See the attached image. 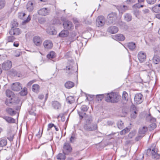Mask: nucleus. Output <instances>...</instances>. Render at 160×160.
<instances>
[{
  "instance_id": "nucleus-1",
  "label": "nucleus",
  "mask_w": 160,
  "mask_h": 160,
  "mask_svg": "<svg viewBox=\"0 0 160 160\" xmlns=\"http://www.w3.org/2000/svg\"><path fill=\"white\" fill-rule=\"evenodd\" d=\"M119 98L120 96L116 93H110L106 95L105 100L108 102L115 103L118 101Z\"/></svg>"
},
{
  "instance_id": "nucleus-2",
  "label": "nucleus",
  "mask_w": 160,
  "mask_h": 160,
  "mask_svg": "<svg viewBox=\"0 0 160 160\" xmlns=\"http://www.w3.org/2000/svg\"><path fill=\"white\" fill-rule=\"evenodd\" d=\"M118 18V15L116 12H111L107 17V23L108 25L115 24L117 22Z\"/></svg>"
},
{
  "instance_id": "nucleus-3",
  "label": "nucleus",
  "mask_w": 160,
  "mask_h": 160,
  "mask_svg": "<svg viewBox=\"0 0 160 160\" xmlns=\"http://www.w3.org/2000/svg\"><path fill=\"white\" fill-rule=\"evenodd\" d=\"M71 63L69 66L66 67V69L67 70V72L69 75L75 72L76 73L77 77H78V68L76 67V65L75 63L71 62Z\"/></svg>"
},
{
  "instance_id": "nucleus-4",
  "label": "nucleus",
  "mask_w": 160,
  "mask_h": 160,
  "mask_svg": "<svg viewBox=\"0 0 160 160\" xmlns=\"http://www.w3.org/2000/svg\"><path fill=\"white\" fill-rule=\"evenodd\" d=\"M88 108V106L83 105L81 106L79 110H78V113L80 121L82 120L84 118V116L87 115L86 112L87 111Z\"/></svg>"
},
{
  "instance_id": "nucleus-5",
  "label": "nucleus",
  "mask_w": 160,
  "mask_h": 160,
  "mask_svg": "<svg viewBox=\"0 0 160 160\" xmlns=\"http://www.w3.org/2000/svg\"><path fill=\"white\" fill-rule=\"evenodd\" d=\"M147 154L148 155H151L152 158L158 159L159 158V155L156 152L155 148H148L147 150Z\"/></svg>"
},
{
  "instance_id": "nucleus-6",
  "label": "nucleus",
  "mask_w": 160,
  "mask_h": 160,
  "mask_svg": "<svg viewBox=\"0 0 160 160\" xmlns=\"http://www.w3.org/2000/svg\"><path fill=\"white\" fill-rule=\"evenodd\" d=\"M18 24L16 22L15 25L12 24V27L9 31V33L11 35H17L21 33V32L18 28H14V27L17 26Z\"/></svg>"
},
{
  "instance_id": "nucleus-7",
  "label": "nucleus",
  "mask_w": 160,
  "mask_h": 160,
  "mask_svg": "<svg viewBox=\"0 0 160 160\" xmlns=\"http://www.w3.org/2000/svg\"><path fill=\"white\" fill-rule=\"evenodd\" d=\"M72 148L69 143L65 142L64 143L62 150L64 154H68L72 152Z\"/></svg>"
},
{
  "instance_id": "nucleus-8",
  "label": "nucleus",
  "mask_w": 160,
  "mask_h": 160,
  "mask_svg": "<svg viewBox=\"0 0 160 160\" xmlns=\"http://www.w3.org/2000/svg\"><path fill=\"white\" fill-rule=\"evenodd\" d=\"M143 100V96L140 93L136 94L134 98V103L140 104L141 103Z\"/></svg>"
},
{
  "instance_id": "nucleus-9",
  "label": "nucleus",
  "mask_w": 160,
  "mask_h": 160,
  "mask_svg": "<svg viewBox=\"0 0 160 160\" xmlns=\"http://www.w3.org/2000/svg\"><path fill=\"white\" fill-rule=\"evenodd\" d=\"M105 23V20L104 17L102 16H98L96 20V25L98 27H101L104 25Z\"/></svg>"
},
{
  "instance_id": "nucleus-10",
  "label": "nucleus",
  "mask_w": 160,
  "mask_h": 160,
  "mask_svg": "<svg viewBox=\"0 0 160 160\" xmlns=\"http://www.w3.org/2000/svg\"><path fill=\"white\" fill-rule=\"evenodd\" d=\"M50 10L47 8H41L38 11V14L41 16H46L49 14Z\"/></svg>"
},
{
  "instance_id": "nucleus-11",
  "label": "nucleus",
  "mask_w": 160,
  "mask_h": 160,
  "mask_svg": "<svg viewBox=\"0 0 160 160\" xmlns=\"http://www.w3.org/2000/svg\"><path fill=\"white\" fill-rule=\"evenodd\" d=\"M63 25L64 28L68 30H72L73 28V25L70 21L67 20L63 22Z\"/></svg>"
},
{
  "instance_id": "nucleus-12",
  "label": "nucleus",
  "mask_w": 160,
  "mask_h": 160,
  "mask_svg": "<svg viewBox=\"0 0 160 160\" xmlns=\"http://www.w3.org/2000/svg\"><path fill=\"white\" fill-rule=\"evenodd\" d=\"M89 124H84L83 128L87 131H94L97 129V126L96 124L89 125Z\"/></svg>"
},
{
  "instance_id": "nucleus-13",
  "label": "nucleus",
  "mask_w": 160,
  "mask_h": 160,
  "mask_svg": "<svg viewBox=\"0 0 160 160\" xmlns=\"http://www.w3.org/2000/svg\"><path fill=\"white\" fill-rule=\"evenodd\" d=\"M11 87L12 89L16 91H18L22 88L21 85L18 82H16L12 84Z\"/></svg>"
},
{
  "instance_id": "nucleus-14",
  "label": "nucleus",
  "mask_w": 160,
  "mask_h": 160,
  "mask_svg": "<svg viewBox=\"0 0 160 160\" xmlns=\"http://www.w3.org/2000/svg\"><path fill=\"white\" fill-rule=\"evenodd\" d=\"M138 58L140 62H145L146 58V53L142 51L139 52L138 54Z\"/></svg>"
},
{
  "instance_id": "nucleus-15",
  "label": "nucleus",
  "mask_w": 160,
  "mask_h": 160,
  "mask_svg": "<svg viewBox=\"0 0 160 160\" xmlns=\"http://www.w3.org/2000/svg\"><path fill=\"white\" fill-rule=\"evenodd\" d=\"M12 66V63L11 62L9 61H8L2 63V67L4 70H8L11 68Z\"/></svg>"
},
{
  "instance_id": "nucleus-16",
  "label": "nucleus",
  "mask_w": 160,
  "mask_h": 160,
  "mask_svg": "<svg viewBox=\"0 0 160 160\" xmlns=\"http://www.w3.org/2000/svg\"><path fill=\"white\" fill-rule=\"evenodd\" d=\"M34 43L37 46H40L42 43V40L41 38L38 36H35L33 39Z\"/></svg>"
},
{
  "instance_id": "nucleus-17",
  "label": "nucleus",
  "mask_w": 160,
  "mask_h": 160,
  "mask_svg": "<svg viewBox=\"0 0 160 160\" xmlns=\"http://www.w3.org/2000/svg\"><path fill=\"white\" fill-rule=\"evenodd\" d=\"M85 122L84 124H90L92 121V117L90 115H86L84 116Z\"/></svg>"
},
{
  "instance_id": "nucleus-18",
  "label": "nucleus",
  "mask_w": 160,
  "mask_h": 160,
  "mask_svg": "<svg viewBox=\"0 0 160 160\" xmlns=\"http://www.w3.org/2000/svg\"><path fill=\"white\" fill-rule=\"evenodd\" d=\"M118 30V28L115 26H110L108 28L107 30L108 32L112 34L116 33Z\"/></svg>"
},
{
  "instance_id": "nucleus-19",
  "label": "nucleus",
  "mask_w": 160,
  "mask_h": 160,
  "mask_svg": "<svg viewBox=\"0 0 160 160\" xmlns=\"http://www.w3.org/2000/svg\"><path fill=\"white\" fill-rule=\"evenodd\" d=\"M43 46L45 48L50 49L52 47V43L50 40H46L43 43Z\"/></svg>"
},
{
  "instance_id": "nucleus-20",
  "label": "nucleus",
  "mask_w": 160,
  "mask_h": 160,
  "mask_svg": "<svg viewBox=\"0 0 160 160\" xmlns=\"http://www.w3.org/2000/svg\"><path fill=\"white\" fill-rule=\"evenodd\" d=\"M114 38L117 40L122 41L125 40V37L124 35L121 34H118L114 36Z\"/></svg>"
},
{
  "instance_id": "nucleus-21",
  "label": "nucleus",
  "mask_w": 160,
  "mask_h": 160,
  "mask_svg": "<svg viewBox=\"0 0 160 160\" xmlns=\"http://www.w3.org/2000/svg\"><path fill=\"white\" fill-rule=\"evenodd\" d=\"M3 118L8 123H14L15 122V120L14 119L9 117L4 116L3 117Z\"/></svg>"
},
{
  "instance_id": "nucleus-22",
  "label": "nucleus",
  "mask_w": 160,
  "mask_h": 160,
  "mask_svg": "<svg viewBox=\"0 0 160 160\" xmlns=\"http://www.w3.org/2000/svg\"><path fill=\"white\" fill-rule=\"evenodd\" d=\"M52 105L55 109H59L61 107V104L57 101H54L52 102Z\"/></svg>"
},
{
  "instance_id": "nucleus-23",
  "label": "nucleus",
  "mask_w": 160,
  "mask_h": 160,
  "mask_svg": "<svg viewBox=\"0 0 160 160\" xmlns=\"http://www.w3.org/2000/svg\"><path fill=\"white\" fill-rule=\"evenodd\" d=\"M128 47L129 49L132 51H134L136 48V44L133 42H129L127 43Z\"/></svg>"
},
{
  "instance_id": "nucleus-24",
  "label": "nucleus",
  "mask_w": 160,
  "mask_h": 160,
  "mask_svg": "<svg viewBox=\"0 0 160 160\" xmlns=\"http://www.w3.org/2000/svg\"><path fill=\"white\" fill-rule=\"evenodd\" d=\"M74 83L73 82L70 81L67 82L64 84L65 87L68 89H70L74 87Z\"/></svg>"
},
{
  "instance_id": "nucleus-25",
  "label": "nucleus",
  "mask_w": 160,
  "mask_h": 160,
  "mask_svg": "<svg viewBox=\"0 0 160 160\" xmlns=\"http://www.w3.org/2000/svg\"><path fill=\"white\" fill-rule=\"evenodd\" d=\"M69 33L67 30H62L59 34V36L60 37L64 38L67 37Z\"/></svg>"
},
{
  "instance_id": "nucleus-26",
  "label": "nucleus",
  "mask_w": 160,
  "mask_h": 160,
  "mask_svg": "<svg viewBox=\"0 0 160 160\" xmlns=\"http://www.w3.org/2000/svg\"><path fill=\"white\" fill-rule=\"evenodd\" d=\"M148 131V128L146 126L140 128L139 129L138 132L140 134H144Z\"/></svg>"
},
{
  "instance_id": "nucleus-27",
  "label": "nucleus",
  "mask_w": 160,
  "mask_h": 160,
  "mask_svg": "<svg viewBox=\"0 0 160 160\" xmlns=\"http://www.w3.org/2000/svg\"><path fill=\"white\" fill-rule=\"evenodd\" d=\"M7 112L11 116H13L16 114V112L12 108H8L6 109Z\"/></svg>"
},
{
  "instance_id": "nucleus-28",
  "label": "nucleus",
  "mask_w": 160,
  "mask_h": 160,
  "mask_svg": "<svg viewBox=\"0 0 160 160\" xmlns=\"http://www.w3.org/2000/svg\"><path fill=\"white\" fill-rule=\"evenodd\" d=\"M44 138L45 139L44 140L45 143L48 142L49 141H51L52 139V135L49 133L46 134Z\"/></svg>"
},
{
  "instance_id": "nucleus-29",
  "label": "nucleus",
  "mask_w": 160,
  "mask_h": 160,
  "mask_svg": "<svg viewBox=\"0 0 160 160\" xmlns=\"http://www.w3.org/2000/svg\"><path fill=\"white\" fill-rule=\"evenodd\" d=\"M124 20L127 22L131 21L132 19V16L131 14L128 13H126L124 15Z\"/></svg>"
},
{
  "instance_id": "nucleus-30",
  "label": "nucleus",
  "mask_w": 160,
  "mask_h": 160,
  "mask_svg": "<svg viewBox=\"0 0 160 160\" xmlns=\"http://www.w3.org/2000/svg\"><path fill=\"white\" fill-rule=\"evenodd\" d=\"M5 104L9 106H10L14 102L13 100V98H9L7 99L5 101Z\"/></svg>"
},
{
  "instance_id": "nucleus-31",
  "label": "nucleus",
  "mask_w": 160,
  "mask_h": 160,
  "mask_svg": "<svg viewBox=\"0 0 160 160\" xmlns=\"http://www.w3.org/2000/svg\"><path fill=\"white\" fill-rule=\"evenodd\" d=\"M152 61L155 64H157L160 61V58L157 55H154L152 58Z\"/></svg>"
},
{
  "instance_id": "nucleus-32",
  "label": "nucleus",
  "mask_w": 160,
  "mask_h": 160,
  "mask_svg": "<svg viewBox=\"0 0 160 160\" xmlns=\"http://www.w3.org/2000/svg\"><path fill=\"white\" fill-rule=\"evenodd\" d=\"M33 3L31 2H29L27 4V8L29 11H32L33 9Z\"/></svg>"
},
{
  "instance_id": "nucleus-33",
  "label": "nucleus",
  "mask_w": 160,
  "mask_h": 160,
  "mask_svg": "<svg viewBox=\"0 0 160 160\" xmlns=\"http://www.w3.org/2000/svg\"><path fill=\"white\" fill-rule=\"evenodd\" d=\"M6 94L7 97L9 98H14L15 96L13 92L8 89L6 90Z\"/></svg>"
},
{
  "instance_id": "nucleus-34",
  "label": "nucleus",
  "mask_w": 160,
  "mask_h": 160,
  "mask_svg": "<svg viewBox=\"0 0 160 160\" xmlns=\"http://www.w3.org/2000/svg\"><path fill=\"white\" fill-rule=\"evenodd\" d=\"M15 39L16 38L14 36L11 35L7 37L5 40L7 42H13L15 40Z\"/></svg>"
},
{
  "instance_id": "nucleus-35",
  "label": "nucleus",
  "mask_w": 160,
  "mask_h": 160,
  "mask_svg": "<svg viewBox=\"0 0 160 160\" xmlns=\"http://www.w3.org/2000/svg\"><path fill=\"white\" fill-rule=\"evenodd\" d=\"M39 87L38 84H34L32 86V90L35 92H38L39 91Z\"/></svg>"
},
{
  "instance_id": "nucleus-36",
  "label": "nucleus",
  "mask_w": 160,
  "mask_h": 160,
  "mask_svg": "<svg viewBox=\"0 0 160 160\" xmlns=\"http://www.w3.org/2000/svg\"><path fill=\"white\" fill-rule=\"evenodd\" d=\"M66 154L63 153H59L57 156V158L58 160H65L66 159Z\"/></svg>"
},
{
  "instance_id": "nucleus-37",
  "label": "nucleus",
  "mask_w": 160,
  "mask_h": 160,
  "mask_svg": "<svg viewBox=\"0 0 160 160\" xmlns=\"http://www.w3.org/2000/svg\"><path fill=\"white\" fill-rule=\"evenodd\" d=\"M152 11L156 13L160 12V4L157 5L152 8Z\"/></svg>"
},
{
  "instance_id": "nucleus-38",
  "label": "nucleus",
  "mask_w": 160,
  "mask_h": 160,
  "mask_svg": "<svg viewBox=\"0 0 160 160\" xmlns=\"http://www.w3.org/2000/svg\"><path fill=\"white\" fill-rule=\"evenodd\" d=\"M66 101L68 103L71 104L74 102V99L73 97L69 96L67 98Z\"/></svg>"
},
{
  "instance_id": "nucleus-39",
  "label": "nucleus",
  "mask_w": 160,
  "mask_h": 160,
  "mask_svg": "<svg viewBox=\"0 0 160 160\" xmlns=\"http://www.w3.org/2000/svg\"><path fill=\"white\" fill-rule=\"evenodd\" d=\"M127 9V7L125 5H121L119 7V11L122 13L125 12Z\"/></svg>"
},
{
  "instance_id": "nucleus-40",
  "label": "nucleus",
  "mask_w": 160,
  "mask_h": 160,
  "mask_svg": "<svg viewBox=\"0 0 160 160\" xmlns=\"http://www.w3.org/2000/svg\"><path fill=\"white\" fill-rule=\"evenodd\" d=\"M14 136V134H13L9 132L8 133L7 138L10 141H12L13 140Z\"/></svg>"
},
{
  "instance_id": "nucleus-41",
  "label": "nucleus",
  "mask_w": 160,
  "mask_h": 160,
  "mask_svg": "<svg viewBox=\"0 0 160 160\" xmlns=\"http://www.w3.org/2000/svg\"><path fill=\"white\" fill-rule=\"evenodd\" d=\"M76 36V33L74 32H73L71 34V35L69 36V39L71 41H73L76 39L75 37Z\"/></svg>"
},
{
  "instance_id": "nucleus-42",
  "label": "nucleus",
  "mask_w": 160,
  "mask_h": 160,
  "mask_svg": "<svg viewBox=\"0 0 160 160\" xmlns=\"http://www.w3.org/2000/svg\"><path fill=\"white\" fill-rule=\"evenodd\" d=\"M117 125L120 129H123L124 127L123 123L121 121H118L117 123Z\"/></svg>"
},
{
  "instance_id": "nucleus-43",
  "label": "nucleus",
  "mask_w": 160,
  "mask_h": 160,
  "mask_svg": "<svg viewBox=\"0 0 160 160\" xmlns=\"http://www.w3.org/2000/svg\"><path fill=\"white\" fill-rule=\"evenodd\" d=\"M55 57V53L53 51H51L47 55V57L49 59L53 58Z\"/></svg>"
},
{
  "instance_id": "nucleus-44",
  "label": "nucleus",
  "mask_w": 160,
  "mask_h": 160,
  "mask_svg": "<svg viewBox=\"0 0 160 160\" xmlns=\"http://www.w3.org/2000/svg\"><path fill=\"white\" fill-rule=\"evenodd\" d=\"M122 98L123 100L128 101V94L126 91L123 92L122 94Z\"/></svg>"
},
{
  "instance_id": "nucleus-45",
  "label": "nucleus",
  "mask_w": 160,
  "mask_h": 160,
  "mask_svg": "<svg viewBox=\"0 0 160 160\" xmlns=\"http://www.w3.org/2000/svg\"><path fill=\"white\" fill-rule=\"evenodd\" d=\"M7 143V140L6 139H2L0 141V146L4 147L6 145Z\"/></svg>"
},
{
  "instance_id": "nucleus-46",
  "label": "nucleus",
  "mask_w": 160,
  "mask_h": 160,
  "mask_svg": "<svg viewBox=\"0 0 160 160\" xmlns=\"http://www.w3.org/2000/svg\"><path fill=\"white\" fill-rule=\"evenodd\" d=\"M6 4V1L5 0H0V10L3 8Z\"/></svg>"
},
{
  "instance_id": "nucleus-47",
  "label": "nucleus",
  "mask_w": 160,
  "mask_h": 160,
  "mask_svg": "<svg viewBox=\"0 0 160 160\" xmlns=\"http://www.w3.org/2000/svg\"><path fill=\"white\" fill-rule=\"evenodd\" d=\"M129 131V130L128 128H126L125 129L122 130V131H120V134L121 135H123L127 132H128Z\"/></svg>"
},
{
  "instance_id": "nucleus-48",
  "label": "nucleus",
  "mask_w": 160,
  "mask_h": 160,
  "mask_svg": "<svg viewBox=\"0 0 160 160\" xmlns=\"http://www.w3.org/2000/svg\"><path fill=\"white\" fill-rule=\"evenodd\" d=\"M104 97L103 94L98 95L96 96V99L98 101H101Z\"/></svg>"
},
{
  "instance_id": "nucleus-49",
  "label": "nucleus",
  "mask_w": 160,
  "mask_h": 160,
  "mask_svg": "<svg viewBox=\"0 0 160 160\" xmlns=\"http://www.w3.org/2000/svg\"><path fill=\"white\" fill-rule=\"evenodd\" d=\"M118 24L122 27H124V28H128L127 25H126L125 23L123 22H118Z\"/></svg>"
},
{
  "instance_id": "nucleus-50",
  "label": "nucleus",
  "mask_w": 160,
  "mask_h": 160,
  "mask_svg": "<svg viewBox=\"0 0 160 160\" xmlns=\"http://www.w3.org/2000/svg\"><path fill=\"white\" fill-rule=\"evenodd\" d=\"M27 93V89L26 88H24L20 92V94L22 96L26 95Z\"/></svg>"
},
{
  "instance_id": "nucleus-51",
  "label": "nucleus",
  "mask_w": 160,
  "mask_h": 160,
  "mask_svg": "<svg viewBox=\"0 0 160 160\" xmlns=\"http://www.w3.org/2000/svg\"><path fill=\"white\" fill-rule=\"evenodd\" d=\"M22 54V53L18 50H16L14 52V55L16 57H19Z\"/></svg>"
},
{
  "instance_id": "nucleus-52",
  "label": "nucleus",
  "mask_w": 160,
  "mask_h": 160,
  "mask_svg": "<svg viewBox=\"0 0 160 160\" xmlns=\"http://www.w3.org/2000/svg\"><path fill=\"white\" fill-rule=\"evenodd\" d=\"M76 139L75 135L74 134L72 135L70 138V142L71 143H73Z\"/></svg>"
},
{
  "instance_id": "nucleus-53",
  "label": "nucleus",
  "mask_w": 160,
  "mask_h": 160,
  "mask_svg": "<svg viewBox=\"0 0 160 160\" xmlns=\"http://www.w3.org/2000/svg\"><path fill=\"white\" fill-rule=\"evenodd\" d=\"M157 0H146L147 3L149 4H154L156 2Z\"/></svg>"
},
{
  "instance_id": "nucleus-54",
  "label": "nucleus",
  "mask_w": 160,
  "mask_h": 160,
  "mask_svg": "<svg viewBox=\"0 0 160 160\" xmlns=\"http://www.w3.org/2000/svg\"><path fill=\"white\" fill-rule=\"evenodd\" d=\"M43 132V129L42 130L41 132H40V130H39L38 134H36V136L38 138H40L42 136Z\"/></svg>"
},
{
  "instance_id": "nucleus-55",
  "label": "nucleus",
  "mask_w": 160,
  "mask_h": 160,
  "mask_svg": "<svg viewBox=\"0 0 160 160\" xmlns=\"http://www.w3.org/2000/svg\"><path fill=\"white\" fill-rule=\"evenodd\" d=\"M30 20H31V17L29 16V15L28 16V17L27 18V19L26 20H24L22 22V23L23 24L26 23L28 22Z\"/></svg>"
},
{
  "instance_id": "nucleus-56",
  "label": "nucleus",
  "mask_w": 160,
  "mask_h": 160,
  "mask_svg": "<svg viewBox=\"0 0 160 160\" xmlns=\"http://www.w3.org/2000/svg\"><path fill=\"white\" fill-rule=\"evenodd\" d=\"M136 0H127V2L128 4H131L134 3Z\"/></svg>"
},
{
  "instance_id": "nucleus-57",
  "label": "nucleus",
  "mask_w": 160,
  "mask_h": 160,
  "mask_svg": "<svg viewBox=\"0 0 160 160\" xmlns=\"http://www.w3.org/2000/svg\"><path fill=\"white\" fill-rule=\"evenodd\" d=\"M137 113L136 112V111H134L131 114V117L133 118H135L136 117V114Z\"/></svg>"
},
{
  "instance_id": "nucleus-58",
  "label": "nucleus",
  "mask_w": 160,
  "mask_h": 160,
  "mask_svg": "<svg viewBox=\"0 0 160 160\" xmlns=\"http://www.w3.org/2000/svg\"><path fill=\"white\" fill-rule=\"evenodd\" d=\"M152 116L150 114H149L146 116V120L147 121H150Z\"/></svg>"
},
{
  "instance_id": "nucleus-59",
  "label": "nucleus",
  "mask_w": 160,
  "mask_h": 160,
  "mask_svg": "<svg viewBox=\"0 0 160 160\" xmlns=\"http://www.w3.org/2000/svg\"><path fill=\"white\" fill-rule=\"evenodd\" d=\"M54 125L53 123H49L48 125V130H49L50 129L52 128V127H54Z\"/></svg>"
},
{
  "instance_id": "nucleus-60",
  "label": "nucleus",
  "mask_w": 160,
  "mask_h": 160,
  "mask_svg": "<svg viewBox=\"0 0 160 160\" xmlns=\"http://www.w3.org/2000/svg\"><path fill=\"white\" fill-rule=\"evenodd\" d=\"M150 126L152 129H153L156 128V125L155 123H152L150 125Z\"/></svg>"
},
{
  "instance_id": "nucleus-61",
  "label": "nucleus",
  "mask_w": 160,
  "mask_h": 160,
  "mask_svg": "<svg viewBox=\"0 0 160 160\" xmlns=\"http://www.w3.org/2000/svg\"><path fill=\"white\" fill-rule=\"evenodd\" d=\"M25 15V14L24 13H20L19 14V17L20 19H22L23 17Z\"/></svg>"
},
{
  "instance_id": "nucleus-62",
  "label": "nucleus",
  "mask_w": 160,
  "mask_h": 160,
  "mask_svg": "<svg viewBox=\"0 0 160 160\" xmlns=\"http://www.w3.org/2000/svg\"><path fill=\"white\" fill-rule=\"evenodd\" d=\"M142 11L144 14H146L149 13V10L148 9H145L142 10Z\"/></svg>"
},
{
  "instance_id": "nucleus-63",
  "label": "nucleus",
  "mask_w": 160,
  "mask_h": 160,
  "mask_svg": "<svg viewBox=\"0 0 160 160\" xmlns=\"http://www.w3.org/2000/svg\"><path fill=\"white\" fill-rule=\"evenodd\" d=\"M19 43L18 42H14L13 44L14 47H17L19 46Z\"/></svg>"
},
{
  "instance_id": "nucleus-64",
  "label": "nucleus",
  "mask_w": 160,
  "mask_h": 160,
  "mask_svg": "<svg viewBox=\"0 0 160 160\" xmlns=\"http://www.w3.org/2000/svg\"><path fill=\"white\" fill-rule=\"evenodd\" d=\"M35 80H33L30 81L27 84L28 86H30L33 83L35 82Z\"/></svg>"
}]
</instances>
